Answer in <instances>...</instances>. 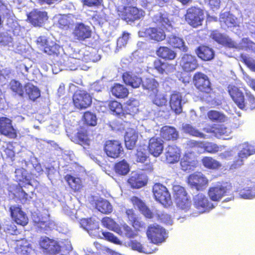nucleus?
Returning <instances> with one entry per match:
<instances>
[{
    "mask_svg": "<svg viewBox=\"0 0 255 255\" xmlns=\"http://www.w3.org/2000/svg\"><path fill=\"white\" fill-rule=\"evenodd\" d=\"M181 169L189 172L194 170L197 165V161L195 159L194 151L186 152L180 161Z\"/></svg>",
    "mask_w": 255,
    "mask_h": 255,
    "instance_id": "nucleus-16",
    "label": "nucleus"
},
{
    "mask_svg": "<svg viewBox=\"0 0 255 255\" xmlns=\"http://www.w3.org/2000/svg\"><path fill=\"white\" fill-rule=\"evenodd\" d=\"M173 191L174 192V197L175 200L178 199H180L188 196L185 189L179 185L173 186Z\"/></svg>",
    "mask_w": 255,
    "mask_h": 255,
    "instance_id": "nucleus-60",
    "label": "nucleus"
},
{
    "mask_svg": "<svg viewBox=\"0 0 255 255\" xmlns=\"http://www.w3.org/2000/svg\"><path fill=\"white\" fill-rule=\"evenodd\" d=\"M80 224L84 229L88 231H89V230H94L99 228L98 222L92 218L82 219L81 220Z\"/></svg>",
    "mask_w": 255,
    "mask_h": 255,
    "instance_id": "nucleus-52",
    "label": "nucleus"
},
{
    "mask_svg": "<svg viewBox=\"0 0 255 255\" xmlns=\"http://www.w3.org/2000/svg\"><path fill=\"white\" fill-rule=\"evenodd\" d=\"M188 145L190 147L196 150V148L200 147L210 153H215L222 150V146H219L216 144L212 142L204 143L196 141H189Z\"/></svg>",
    "mask_w": 255,
    "mask_h": 255,
    "instance_id": "nucleus-24",
    "label": "nucleus"
},
{
    "mask_svg": "<svg viewBox=\"0 0 255 255\" xmlns=\"http://www.w3.org/2000/svg\"><path fill=\"white\" fill-rule=\"evenodd\" d=\"M15 251L19 255H35L34 250L25 239L16 241Z\"/></svg>",
    "mask_w": 255,
    "mask_h": 255,
    "instance_id": "nucleus-26",
    "label": "nucleus"
},
{
    "mask_svg": "<svg viewBox=\"0 0 255 255\" xmlns=\"http://www.w3.org/2000/svg\"><path fill=\"white\" fill-rule=\"evenodd\" d=\"M187 102L185 96L179 92H174L170 95L169 104L171 109L176 114H180L182 111V106Z\"/></svg>",
    "mask_w": 255,
    "mask_h": 255,
    "instance_id": "nucleus-14",
    "label": "nucleus"
},
{
    "mask_svg": "<svg viewBox=\"0 0 255 255\" xmlns=\"http://www.w3.org/2000/svg\"><path fill=\"white\" fill-rule=\"evenodd\" d=\"M111 92L113 96L119 98H125L128 94V90L124 86L118 84L112 87Z\"/></svg>",
    "mask_w": 255,
    "mask_h": 255,
    "instance_id": "nucleus-43",
    "label": "nucleus"
},
{
    "mask_svg": "<svg viewBox=\"0 0 255 255\" xmlns=\"http://www.w3.org/2000/svg\"><path fill=\"white\" fill-rule=\"evenodd\" d=\"M65 179L70 187L74 191H79L82 188L81 180L71 175H67Z\"/></svg>",
    "mask_w": 255,
    "mask_h": 255,
    "instance_id": "nucleus-53",
    "label": "nucleus"
},
{
    "mask_svg": "<svg viewBox=\"0 0 255 255\" xmlns=\"http://www.w3.org/2000/svg\"><path fill=\"white\" fill-rule=\"evenodd\" d=\"M180 149L175 145H169L165 149L164 156L167 162L174 163L177 162L180 157Z\"/></svg>",
    "mask_w": 255,
    "mask_h": 255,
    "instance_id": "nucleus-25",
    "label": "nucleus"
},
{
    "mask_svg": "<svg viewBox=\"0 0 255 255\" xmlns=\"http://www.w3.org/2000/svg\"><path fill=\"white\" fill-rule=\"evenodd\" d=\"M196 53L199 58L205 61L212 59L214 55L213 50L205 46L199 47L197 50Z\"/></svg>",
    "mask_w": 255,
    "mask_h": 255,
    "instance_id": "nucleus-40",
    "label": "nucleus"
},
{
    "mask_svg": "<svg viewBox=\"0 0 255 255\" xmlns=\"http://www.w3.org/2000/svg\"><path fill=\"white\" fill-rule=\"evenodd\" d=\"M109 107L113 114L120 116L123 114V108L121 103L117 101H111L109 103Z\"/></svg>",
    "mask_w": 255,
    "mask_h": 255,
    "instance_id": "nucleus-59",
    "label": "nucleus"
},
{
    "mask_svg": "<svg viewBox=\"0 0 255 255\" xmlns=\"http://www.w3.org/2000/svg\"><path fill=\"white\" fill-rule=\"evenodd\" d=\"M146 236L151 243L160 245L164 243L168 238V232L163 227L154 223L148 226Z\"/></svg>",
    "mask_w": 255,
    "mask_h": 255,
    "instance_id": "nucleus-2",
    "label": "nucleus"
},
{
    "mask_svg": "<svg viewBox=\"0 0 255 255\" xmlns=\"http://www.w3.org/2000/svg\"><path fill=\"white\" fill-rule=\"evenodd\" d=\"M207 116L210 120L214 122H224L227 119L225 115L216 111H209L207 114Z\"/></svg>",
    "mask_w": 255,
    "mask_h": 255,
    "instance_id": "nucleus-54",
    "label": "nucleus"
},
{
    "mask_svg": "<svg viewBox=\"0 0 255 255\" xmlns=\"http://www.w3.org/2000/svg\"><path fill=\"white\" fill-rule=\"evenodd\" d=\"M175 203L178 209L184 213L188 212L191 208V201L188 196L176 199Z\"/></svg>",
    "mask_w": 255,
    "mask_h": 255,
    "instance_id": "nucleus-45",
    "label": "nucleus"
},
{
    "mask_svg": "<svg viewBox=\"0 0 255 255\" xmlns=\"http://www.w3.org/2000/svg\"><path fill=\"white\" fill-rule=\"evenodd\" d=\"M48 17L47 13L37 9L32 11L28 15V19L34 26H42Z\"/></svg>",
    "mask_w": 255,
    "mask_h": 255,
    "instance_id": "nucleus-19",
    "label": "nucleus"
},
{
    "mask_svg": "<svg viewBox=\"0 0 255 255\" xmlns=\"http://www.w3.org/2000/svg\"><path fill=\"white\" fill-rule=\"evenodd\" d=\"M203 130L207 133H212L213 135L219 138L224 139L231 138L230 137L231 133V129L222 126H209L204 128Z\"/></svg>",
    "mask_w": 255,
    "mask_h": 255,
    "instance_id": "nucleus-13",
    "label": "nucleus"
},
{
    "mask_svg": "<svg viewBox=\"0 0 255 255\" xmlns=\"http://www.w3.org/2000/svg\"><path fill=\"white\" fill-rule=\"evenodd\" d=\"M74 38L79 40H84L91 35L90 27L82 23L76 24L73 32Z\"/></svg>",
    "mask_w": 255,
    "mask_h": 255,
    "instance_id": "nucleus-23",
    "label": "nucleus"
},
{
    "mask_svg": "<svg viewBox=\"0 0 255 255\" xmlns=\"http://www.w3.org/2000/svg\"><path fill=\"white\" fill-rule=\"evenodd\" d=\"M182 129L184 132L189 133V134L192 136L199 137L203 138H207V135L206 134L200 132L197 129L195 128L194 127H193L190 125H183Z\"/></svg>",
    "mask_w": 255,
    "mask_h": 255,
    "instance_id": "nucleus-48",
    "label": "nucleus"
},
{
    "mask_svg": "<svg viewBox=\"0 0 255 255\" xmlns=\"http://www.w3.org/2000/svg\"><path fill=\"white\" fill-rule=\"evenodd\" d=\"M142 86L150 96L154 95L158 92V83L154 79L146 78L142 82Z\"/></svg>",
    "mask_w": 255,
    "mask_h": 255,
    "instance_id": "nucleus-36",
    "label": "nucleus"
},
{
    "mask_svg": "<svg viewBox=\"0 0 255 255\" xmlns=\"http://www.w3.org/2000/svg\"><path fill=\"white\" fill-rule=\"evenodd\" d=\"M189 186L197 190L205 188L208 184V180L201 172H195L190 175L187 179Z\"/></svg>",
    "mask_w": 255,
    "mask_h": 255,
    "instance_id": "nucleus-9",
    "label": "nucleus"
},
{
    "mask_svg": "<svg viewBox=\"0 0 255 255\" xmlns=\"http://www.w3.org/2000/svg\"><path fill=\"white\" fill-rule=\"evenodd\" d=\"M97 209L101 213L108 214L112 212L113 207L109 202L106 200L100 199L96 203Z\"/></svg>",
    "mask_w": 255,
    "mask_h": 255,
    "instance_id": "nucleus-47",
    "label": "nucleus"
},
{
    "mask_svg": "<svg viewBox=\"0 0 255 255\" xmlns=\"http://www.w3.org/2000/svg\"><path fill=\"white\" fill-rule=\"evenodd\" d=\"M242 150L239 153V157L241 158H246L249 156L255 153L254 146L248 143H245L241 145Z\"/></svg>",
    "mask_w": 255,
    "mask_h": 255,
    "instance_id": "nucleus-51",
    "label": "nucleus"
},
{
    "mask_svg": "<svg viewBox=\"0 0 255 255\" xmlns=\"http://www.w3.org/2000/svg\"><path fill=\"white\" fill-rule=\"evenodd\" d=\"M102 223L103 226L118 234H122L121 228L113 219L109 217H105L103 219Z\"/></svg>",
    "mask_w": 255,
    "mask_h": 255,
    "instance_id": "nucleus-44",
    "label": "nucleus"
},
{
    "mask_svg": "<svg viewBox=\"0 0 255 255\" xmlns=\"http://www.w3.org/2000/svg\"><path fill=\"white\" fill-rule=\"evenodd\" d=\"M138 139V133L133 128L128 129L125 136V144L127 148L132 149Z\"/></svg>",
    "mask_w": 255,
    "mask_h": 255,
    "instance_id": "nucleus-34",
    "label": "nucleus"
},
{
    "mask_svg": "<svg viewBox=\"0 0 255 255\" xmlns=\"http://www.w3.org/2000/svg\"><path fill=\"white\" fill-rule=\"evenodd\" d=\"M152 190L156 201L165 206L170 205L172 203L171 196L165 186L156 183L153 186Z\"/></svg>",
    "mask_w": 255,
    "mask_h": 255,
    "instance_id": "nucleus-6",
    "label": "nucleus"
},
{
    "mask_svg": "<svg viewBox=\"0 0 255 255\" xmlns=\"http://www.w3.org/2000/svg\"><path fill=\"white\" fill-rule=\"evenodd\" d=\"M180 65L183 70L186 72L193 71L198 67L196 57L188 54H184L182 56Z\"/></svg>",
    "mask_w": 255,
    "mask_h": 255,
    "instance_id": "nucleus-20",
    "label": "nucleus"
},
{
    "mask_svg": "<svg viewBox=\"0 0 255 255\" xmlns=\"http://www.w3.org/2000/svg\"><path fill=\"white\" fill-rule=\"evenodd\" d=\"M229 93L234 102L241 109L247 110L255 109V98L250 94H247L246 101L243 93L236 86L230 85L228 87Z\"/></svg>",
    "mask_w": 255,
    "mask_h": 255,
    "instance_id": "nucleus-1",
    "label": "nucleus"
},
{
    "mask_svg": "<svg viewBox=\"0 0 255 255\" xmlns=\"http://www.w3.org/2000/svg\"><path fill=\"white\" fill-rule=\"evenodd\" d=\"M233 43L234 45L231 46V48H235L239 50H254L255 49V43L248 38H243L239 43H237L233 40Z\"/></svg>",
    "mask_w": 255,
    "mask_h": 255,
    "instance_id": "nucleus-39",
    "label": "nucleus"
},
{
    "mask_svg": "<svg viewBox=\"0 0 255 255\" xmlns=\"http://www.w3.org/2000/svg\"><path fill=\"white\" fill-rule=\"evenodd\" d=\"M121 228L122 234L119 235L121 236L126 237L128 238H133L136 235L131 228L126 224L122 225Z\"/></svg>",
    "mask_w": 255,
    "mask_h": 255,
    "instance_id": "nucleus-61",
    "label": "nucleus"
},
{
    "mask_svg": "<svg viewBox=\"0 0 255 255\" xmlns=\"http://www.w3.org/2000/svg\"><path fill=\"white\" fill-rule=\"evenodd\" d=\"M85 123L91 126H94L97 124V118L95 114L91 112H86L83 116Z\"/></svg>",
    "mask_w": 255,
    "mask_h": 255,
    "instance_id": "nucleus-63",
    "label": "nucleus"
},
{
    "mask_svg": "<svg viewBox=\"0 0 255 255\" xmlns=\"http://www.w3.org/2000/svg\"><path fill=\"white\" fill-rule=\"evenodd\" d=\"M115 170L119 174L126 175L129 171V165L126 160H123L116 164Z\"/></svg>",
    "mask_w": 255,
    "mask_h": 255,
    "instance_id": "nucleus-55",
    "label": "nucleus"
},
{
    "mask_svg": "<svg viewBox=\"0 0 255 255\" xmlns=\"http://www.w3.org/2000/svg\"><path fill=\"white\" fill-rule=\"evenodd\" d=\"M24 88L26 93L28 95L29 98L32 100H35L40 95L39 89L30 83L26 84Z\"/></svg>",
    "mask_w": 255,
    "mask_h": 255,
    "instance_id": "nucleus-49",
    "label": "nucleus"
},
{
    "mask_svg": "<svg viewBox=\"0 0 255 255\" xmlns=\"http://www.w3.org/2000/svg\"><path fill=\"white\" fill-rule=\"evenodd\" d=\"M193 203L194 207L200 213L209 212L215 207L213 204L209 201L206 195L202 193H199L194 196Z\"/></svg>",
    "mask_w": 255,
    "mask_h": 255,
    "instance_id": "nucleus-10",
    "label": "nucleus"
},
{
    "mask_svg": "<svg viewBox=\"0 0 255 255\" xmlns=\"http://www.w3.org/2000/svg\"><path fill=\"white\" fill-rule=\"evenodd\" d=\"M73 141L79 144L84 143L87 144L88 142V137L86 130L84 129L79 130Z\"/></svg>",
    "mask_w": 255,
    "mask_h": 255,
    "instance_id": "nucleus-56",
    "label": "nucleus"
},
{
    "mask_svg": "<svg viewBox=\"0 0 255 255\" xmlns=\"http://www.w3.org/2000/svg\"><path fill=\"white\" fill-rule=\"evenodd\" d=\"M160 135L164 139L175 140L178 136V133L176 129L172 127L164 126L160 130Z\"/></svg>",
    "mask_w": 255,
    "mask_h": 255,
    "instance_id": "nucleus-38",
    "label": "nucleus"
},
{
    "mask_svg": "<svg viewBox=\"0 0 255 255\" xmlns=\"http://www.w3.org/2000/svg\"><path fill=\"white\" fill-rule=\"evenodd\" d=\"M9 210L12 218L17 224L25 226L28 223L27 216L19 207L12 206Z\"/></svg>",
    "mask_w": 255,
    "mask_h": 255,
    "instance_id": "nucleus-27",
    "label": "nucleus"
},
{
    "mask_svg": "<svg viewBox=\"0 0 255 255\" xmlns=\"http://www.w3.org/2000/svg\"><path fill=\"white\" fill-rule=\"evenodd\" d=\"M203 165L209 169H217L221 167V164L218 161L211 157H205L202 159Z\"/></svg>",
    "mask_w": 255,
    "mask_h": 255,
    "instance_id": "nucleus-50",
    "label": "nucleus"
},
{
    "mask_svg": "<svg viewBox=\"0 0 255 255\" xmlns=\"http://www.w3.org/2000/svg\"><path fill=\"white\" fill-rule=\"evenodd\" d=\"M155 97L153 99V103L154 104L157 106H163L166 104L167 102V99L165 95L163 94H157V93L154 94Z\"/></svg>",
    "mask_w": 255,
    "mask_h": 255,
    "instance_id": "nucleus-62",
    "label": "nucleus"
},
{
    "mask_svg": "<svg viewBox=\"0 0 255 255\" xmlns=\"http://www.w3.org/2000/svg\"><path fill=\"white\" fill-rule=\"evenodd\" d=\"M146 176L136 172H132L128 180V183L133 188H139L144 186L146 183Z\"/></svg>",
    "mask_w": 255,
    "mask_h": 255,
    "instance_id": "nucleus-28",
    "label": "nucleus"
},
{
    "mask_svg": "<svg viewBox=\"0 0 255 255\" xmlns=\"http://www.w3.org/2000/svg\"><path fill=\"white\" fill-rule=\"evenodd\" d=\"M157 55L163 59L168 60L174 59L176 55V53L171 49L167 47H160L156 51Z\"/></svg>",
    "mask_w": 255,
    "mask_h": 255,
    "instance_id": "nucleus-42",
    "label": "nucleus"
},
{
    "mask_svg": "<svg viewBox=\"0 0 255 255\" xmlns=\"http://www.w3.org/2000/svg\"><path fill=\"white\" fill-rule=\"evenodd\" d=\"M121 144L117 140H108L105 145V151L107 155L112 158H117L123 152Z\"/></svg>",
    "mask_w": 255,
    "mask_h": 255,
    "instance_id": "nucleus-17",
    "label": "nucleus"
},
{
    "mask_svg": "<svg viewBox=\"0 0 255 255\" xmlns=\"http://www.w3.org/2000/svg\"><path fill=\"white\" fill-rule=\"evenodd\" d=\"M232 190L231 184L229 183L218 184L209 189L208 195L213 201H219L224 196L229 194Z\"/></svg>",
    "mask_w": 255,
    "mask_h": 255,
    "instance_id": "nucleus-4",
    "label": "nucleus"
},
{
    "mask_svg": "<svg viewBox=\"0 0 255 255\" xmlns=\"http://www.w3.org/2000/svg\"><path fill=\"white\" fill-rule=\"evenodd\" d=\"M9 87L12 91L22 96L24 93V89L22 85L17 81L13 80L9 83Z\"/></svg>",
    "mask_w": 255,
    "mask_h": 255,
    "instance_id": "nucleus-57",
    "label": "nucleus"
},
{
    "mask_svg": "<svg viewBox=\"0 0 255 255\" xmlns=\"http://www.w3.org/2000/svg\"><path fill=\"white\" fill-rule=\"evenodd\" d=\"M153 21L155 23L161 25L167 28L172 26V21L169 18L168 14L166 12H158L154 15Z\"/></svg>",
    "mask_w": 255,
    "mask_h": 255,
    "instance_id": "nucleus-37",
    "label": "nucleus"
},
{
    "mask_svg": "<svg viewBox=\"0 0 255 255\" xmlns=\"http://www.w3.org/2000/svg\"><path fill=\"white\" fill-rule=\"evenodd\" d=\"M137 162L143 163L147 161L148 158L147 153L145 149L139 148L137 150L136 153L134 157Z\"/></svg>",
    "mask_w": 255,
    "mask_h": 255,
    "instance_id": "nucleus-58",
    "label": "nucleus"
},
{
    "mask_svg": "<svg viewBox=\"0 0 255 255\" xmlns=\"http://www.w3.org/2000/svg\"><path fill=\"white\" fill-rule=\"evenodd\" d=\"M194 82L196 88L201 91L209 93L211 91L210 82L206 75L201 73L195 74Z\"/></svg>",
    "mask_w": 255,
    "mask_h": 255,
    "instance_id": "nucleus-18",
    "label": "nucleus"
},
{
    "mask_svg": "<svg viewBox=\"0 0 255 255\" xmlns=\"http://www.w3.org/2000/svg\"><path fill=\"white\" fill-rule=\"evenodd\" d=\"M149 151L155 157H158L161 153L163 146V141L159 137H152L149 139Z\"/></svg>",
    "mask_w": 255,
    "mask_h": 255,
    "instance_id": "nucleus-29",
    "label": "nucleus"
},
{
    "mask_svg": "<svg viewBox=\"0 0 255 255\" xmlns=\"http://www.w3.org/2000/svg\"><path fill=\"white\" fill-rule=\"evenodd\" d=\"M138 35L140 37H145L156 42L161 41L166 37L165 32L162 29L155 27L140 30Z\"/></svg>",
    "mask_w": 255,
    "mask_h": 255,
    "instance_id": "nucleus-11",
    "label": "nucleus"
},
{
    "mask_svg": "<svg viewBox=\"0 0 255 255\" xmlns=\"http://www.w3.org/2000/svg\"><path fill=\"white\" fill-rule=\"evenodd\" d=\"M220 22L223 27L227 26L228 28H232L238 25L237 18L229 12L221 13Z\"/></svg>",
    "mask_w": 255,
    "mask_h": 255,
    "instance_id": "nucleus-30",
    "label": "nucleus"
},
{
    "mask_svg": "<svg viewBox=\"0 0 255 255\" xmlns=\"http://www.w3.org/2000/svg\"><path fill=\"white\" fill-rule=\"evenodd\" d=\"M128 246L133 250L145 254H152L157 250L155 248L154 250L145 249L142 246L140 243L136 240H131L128 243Z\"/></svg>",
    "mask_w": 255,
    "mask_h": 255,
    "instance_id": "nucleus-46",
    "label": "nucleus"
},
{
    "mask_svg": "<svg viewBox=\"0 0 255 255\" xmlns=\"http://www.w3.org/2000/svg\"><path fill=\"white\" fill-rule=\"evenodd\" d=\"M0 132L10 138H15L16 136L15 130L11 125V121L7 118H0Z\"/></svg>",
    "mask_w": 255,
    "mask_h": 255,
    "instance_id": "nucleus-22",
    "label": "nucleus"
},
{
    "mask_svg": "<svg viewBox=\"0 0 255 255\" xmlns=\"http://www.w3.org/2000/svg\"><path fill=\"white\" fill-rule=\"evenodd\" d=\"M204 19L203 11L195 7L189 8L185 15L186 21L194 27L201 25Z\"/></svg>",
    "mask_w": 255,
    "mask_h": 255,
    "instance_id": "nucleus-7",
    "label": "nucleus"
},
{
    "mask_svg": "<svg viewBox=\"0 0 255 255\" xmlns=\"http://www.w3.org/2000/svg\"><path fill=\"white\" fill-rule=\"evenodd\" d=\"M144 15V12L135 7H127L125 8L122 18L127 22L133 21L140 19Z\"/></svg>",
    "mask_w": 255,
    "mask_h": 255,
    "instance_id": "nucleus-21",
    "label": "nucleus"
},
{
    "mask_svg": "<svg viewBox=\"0 0 255 255\" xmlns=\"http://www.w3.org/2000/svg\"><path fill=\"white\" fill-rule=\"evenodd\" d=\"M39 245L41 248L50 254L58 253L61 249V246L57 241L46 237L41 238Z\"/></svg>",
    "mask_w": 255,
    "mask_h": 255,
    "instance_id": "nucleus-15",
    "label": "nucleus"
},
{
    "mask_svg": "<svg viewBox=\"0 0 255 255\" xmlns=\"http://www.w3.org/2000/svg\"><path fill=\"white\" fill-rule=\"evenodd\" d=\"M123 78L125 84L133 88H138L142 82L140 77L130 72L124 73Z\"/></svg>",
    "mask_w": 255,
    "mask_h": 255,
    "instance_id": "nucleus-35",
    "label": "nucleus"
},
{
    "mask_svg": "<svg viewBox=\"0 0 255 255\" xmlns=\"http://www.w3.org/2000/svg\"><path fill=\"white\" fill-rule=\"evenodd\" d=\"M32 220L37 227L44 231L51 230L55 227V223L50 219L49 215L47 213L40 215L37 213L33 214Z\"/></svg>",
    "mask_w": 255,
    "mask_h": 255,
    "instance_id": "nucleus-8",
    "label": "nucleus"
},
{
    "mask_svg": "<svg viewBox=\"0 0 255 255\" xmlns=\"http://www.w3.org/2000/svg\"><path fill=\"white\" fill-rule=\"evenodd\" d=\"M74 17L71 14L59 15L58 17V24L61 28H67L74 22Z\"/></svg>",
    "mask_w": 255,
    "mask_h": 255,
    "instance_id": "nucleus-41",
    "label": "nucleus"
},
{
    "mask_svg": "<svg viewBox=\"0 0 255 255\" xmlns=\"http://www.w3.org/2000/svg\"><path fill=\"white\" fill-rule=\"evenodd\" d=\"M133 205L137 208L141 213L147 218H152L153 214L146 207L145 203L136 197H132L130 199Z\"/></svg>",
    "mask_w": 255,
    "mask_h": 255,
    "instance_id": "nucleus-33",
    "label": "nucleus"
},
{
    "mask_svg": "<svg viewBox=\"0 0 255 255\" xmlns=\"http://www.w3.org/2000/svg\"><path fill=\"white\" fill-rule=\"evenodd\" d=\"M73 100L75 106L79 109L87 108L92 103L90 95L85 91H79L75 93Z\"/></svg>",
    "mask_w": 255,
    "mask_h": 255,
    "instance_id": "nucleus-12",
    "label": "nucleus"
},
{
    "mask_svg": "<svg viewBox=\"0 0 255 255\" xmlns=\"http://www.w3.org/2000/svg\"><path fill=\"white\" fill-rule=\"evenodd\" d=\"M64 58V65L70 70H75L78 69V66H80L81 61L89 63L91 61L95 62L96 60L92 58L91 54H89L88 52L86 53L81 50L77 55L75 54V57H67L65 55ZM98 59H96L97 61Z\"/></svg>",
    "mask_w": 255,
    "mask_h": 255,
    "instance_id": "nucleus-3",
    "label": "nucleus"
},
{
    "mask_svg": "<svg viewBox=\"0 0 255 255\" xmlns=\"http://www.w3.org/2000/svg\"><path fill=\"white\" fill-rule=\"evenodd\" d=\"M38 47L48 55H58L61 50L60 46L52 41L48 40L45 36H40L36 40Z\"/></svg>",
    "mask_w": 255,
    "mask_h": 255,
    "instance_id": "nucleus-5",
    "label": "nucleus"
},
{
    "mask_svg": "<svg viewBox=\"0 0 255 255\" xmlns=\"http://www.w3.org/2000/svg\"><path fill=\"white\" fill-rule=\"evenodd\" d=\"M241 59L252 71L255 72V61L253 58L242 54Z\"/></svg>",
    "mask_w": 255,
    "mask_h": 255,
    "instance_id": "nucleus-64",
    "label": "nucleus"
},
{
    "mask_svg": "<svg viewBox=\"0 0 255 255\" xmlns=\"http://www.w3.org/2000/svg\"><path fill=\"white\" fill-rule=\"evenodd\" d=\"M210 37L218 43L231 48L234 44L233 40L226 35L220 33L217 30L212 31Z\"/></svg>",
    "mask_w": 255,
    "mask_h": 255,
    "instance_id": "nucleus-32",
    "label": "nucleus"
},
{
    "mask_svg": "<svg viewBox=\"0 0 255 255\" xmlns=\"http://www.w3.org/2000/svg\"><path fill=\"white\" fill-rule=\"evenodd\" d=\"M166 41L172 47L178 48L183 52H186L188 51V47L185 45L183 39L177 36L175 34L168 35L166 38Z\"/></svg>",
    "mask_w": 255,
    "mask_h": 255,
    "instance_id": "nucleus-31",
    "label": "nucleus"
}]
</instances>
